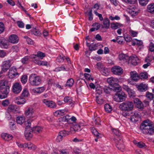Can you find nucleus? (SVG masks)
I'll list each match as a JSON object with an SVG mask.
<instances>
[{
    "instance_id": "864d4df0",
    "label": "nucleus",
    "mask_w": 154,
    "mask_h": 154,
    "mask_svg": "<svg viewBox=\"0 0 154 154\" xmlns=\"http://www.w3.org/2000/svg\"><path fill=\"white\" fill-rule=\"evenodd\" d=\"M127 92L128 93L130 97H133L135 96V92L131 88L129 91H127Z\"/></svg>"
},
{
    "instance_id": "bb28decb",
    "label": "nucleus",
    "mask_w": 154,
    "mask_h": 154,
    "mask_svg": "<svg viewBox=\"0 0 154 154\" xmlns=\"http://www.w3.org/2000/svg\"><path fill=\"white\" fill-rule=\"evenodd\" d=\"M123 25L119 23H112L110 24V27L113 29H116L123 27Z\"/></svg>"
},
{
    "instance_id": "79ce46f5",
    "label": "nucleus",
    "mask_w": 154,
    "mask_h": 154,
    "mask_svg": "<svg viewBox=\"0 0 154 154\" xmlns=\"http://www.w3.org/2000/svg\"><path fill=\"white\" fill-rule=\"evenodd\" d=\"M134 143L140 148H143L146 146L145 144L142 142H137L136 141H134Z\"/></svg>"
},
{
    "instance_id": "9d476101",
    "label": "nucleus",
    "mask_w": 154,
    "mask_h": 154,
    "mask_svg": "<svg viewBox=\"0 0 154 154\" xmlns=\"http://www.w3.org/2000/svg\"><path fill=\"white\" fill-rule=\"evenodd\" d=\"M11 65V61L9 60L3 62L1 66L2 70L3 72H6L10 68Z\"/></svg>"
},
{
    "instance_id": "c03bdc74",
    "label": "nucleus",
    "mask_w": 154,
    "mask_h": 154,
    "mask_svg": "<svg viewBox=\"0 0 154 154\" xmlns=\"http://www.w3.org/2000/svg\"><path fill=\"white\" fill-rule=\"evenodd\" d=\"M63 100L65 102L69 104L72 103V100L71 97H65L64 98Z\"/></svg>"
},
{
    "instance_id": "a18cd8bd",
    "label": "nucleus",
    "mask_w": 154,
    "mask_h": 154,
    "mask_svg": "<svg viewBox=\"0 0 154 154\" xmlns=\"http://www.w3.org/2000/svg\"><path fill=\"white\" fill-rule=\"evenodd\" d=\"M112 132L114 134L117 136L115 138H118V137H120L122 138V137H120L121 134L120 131L118 130L114 129L112 130Z\"/></svg>"
},
{
    "instance_id": "13d9d810",
    "label": "nucleus",
    "mask_w": 154,
    "mask_h": 154,
    "mask_svg": "<svg viewBox=\"0 0 154 154\" xmlns=\"http://www.w3.org/2000/svg\"><path fill=\"white\" fill-rule=\"evenodd\" d=\"M97 45L96 44L92 45L89 47V49L90 51H95L97 49Z\"/></svg>"
},
{
    "instance_id": "1a4fd4ad",
    "label": "nucleus",
    "mask_w": 154,
    "mask_h": 154,
    "mask_svg": "<svg viewBox=\"0 0 154 154\" xmlns=\"http://www.w3.org/2000/svg\"><path fill=\"white\" fill-rule=\"evenodd\" d=\"M112 72L115 75H120L123 72L122 68L119 66H115L111 68Z\"/></svg>"
},
{
    "instance_id": "c9c22d12",
    "label": "nucleus",
    "mask_w": 154,
    "mask_h": 154,
    "mask_svg": "<svg viewBox=\"0 0 154 154\" xmlns=\"http://www.w3.org/2000/svg\"><path fill=\"white\" fill-rule=\"evenodd\" d=\"M109 88L113 91L118 92H121L122 88V87L119 85V84L117 86H115L114 87H110Z\"/></svg>"
},
{
    "instance_id": "3c124183",
    "label": "nucleus",
    "mask_w": 154,
    "mask_h": 154,
    "mask_svg": "<svg viewBox=\"0 0 154 154\" xmlns=\"http://www.w3.org/2000/svg\"><path fill=\"white\" fill-rule=\"evenodd\" d=\"M29 95V93L28 90L26 89H24L22 93V96L26 97H28Z\"/></svg>"
},
{
    "instance_id": "69168bd1",
    "label": "nucleus",
    "mask_w": 154,
    "mask_h": 154,
    "mask_svg": "<svg viewBox=\"0 0 154 154\" xmlns=\"http://www.w3.org/2000/svg\"><path fill=\"white\" fill-rule=\"evenodd\" d=\"M92 132L94 135L96 136L97 137L99 136V133L94 128H92Z\"/></svg>"
},
{
    "instance_id": "7ed1b4c3",
    "label": "nucleus",
    "mask_w": 154,
    "mask_h": 154,
    "mask_svg": "<svg viewBox=\"0 0 154 154\" xmlns=\"http://www.w3.org/2000/svg\"><path fill=\"white\" fill-rule=\"evenodd\" d=\"M41 81L40 77L35 74H32L29 77V83L32 86H37L39 85L41 83Z\"/></svg>"
},
{
    "instance_id": "473e14b6",
    "label": "nucleus",
    "mask_w": 154,
    "mask_h": 154,
    "mask_svg": "<svg viewBox=\"0 0 154 154\" xmlns=\"http://www.w3.org/2000/svg\"><path fill=\"white\" fill-rule=\"evenodd\" d=\"M32 131L35 133H39L41 132L43 130V128L40 126H36L32 128Z\"/></svg>"
},
{
    "instance_id": "37998d69",
    "label": "nucleus",
    "mask_w": 154,
    "mask_h": 154,
    "mask_svg": "<svg viewBox=\"0 0 154 154\" xmlns=\"http://www.w3.org/2000/svg\"><path fill=\"white\" fill-rule=\"evenodd\" d=\"M25 118L21 116H18L17 118L16 121L17 123L20 125L22 124L25 122Z\"/></svg>"
},
{
    "instance_id": "bf43d9fd",
    "label": "nucleus",
    "mask_w": 154,
    "mask_h": 154,
    "mask_svg": "<svg viewBox=\"0 0 154 154\" xmlns=\"http://www.w3.org/2000/svg\"><path fill=\"white\" fill-rule=\"evenodd\" d=\"M5 30L4 25L3 23L0 22V34L3 32Z\"/></svg>"
},
{
    "instance_id": "4468645a",
    "label": "nucleus",
    "mask_w": 154,
    "mask_h": 154,
    "mask_svg": "<svg viewBox=\"0 0 154 154\" xmlns=\"http://www.w3.org/2000/svg\"><path fill=\"white\" fill-rule=\"evenodd\" d=\"M22 89L21 85L18 83H16L14 85L13 91L15 94H18L20 92Z\"/></svg>"
},
{
    "instance_id": "e433bc0d",
    "label": "nucleus",
    "mask_w": 154,
    "mask_h": 154,
    "mask_svg": "<svg viewBox=\"0 0 154 154\" xmlns=\"http://www.w3.org/2000/svg\"><path fill=\"white\" fill-rule=\"evenodd\" d=\"M26 148L28 147L31 150H35L36 148V146L35 145L30 142L26 143Z\"/></svg>"
},
{
    "instance_id": "c756f323",
    "label": "nucleus",
    "mask_w": 154,
    "mask_h": 154,
    "mask_svg": "<svg viewBox=\"0 0 154 154\" xmlns=\"http://www.w3.org/2000/svg\"><path fill=\"white\" fill-rule=\"evenodd\" d=\"M147 11L149 12L154 14V3H152L149 5L147 8Z\"/></svg>"
},
{
    "instance_id": "4c0bfd02",
    "label": "nucleus",
    "mask_w": 154,
    "mask_h": 154,
    "mask_svg": "<svg viewBox=\"0 0 154 154\" xmlns=\"http://www.w3.org/2000/svg\"><path fill=\"white\" fill-rule=\"evenodd\" d=\"M74 82V81L73 79L70 78L67 80L66 83L65 85V86L71 87L73 85Z\"/></svg>"
},
{
    "instance_id": "052dcab7",
    "label": "nucleus",
    "mask_w": 154,
    "mask_h": 154,
    "mask_svg": "<svg viewBox=\"0 0 154 154\" xmlns=\"http://www.w3.org/2000/svg\"><path fill=\"white\" fill-rule=\"evenodd\" d=\"M92 26L93 27L95 28L96 30H98L100 27V24L97 23H94Z\"/></svg>"
},
{
    "instance_id": "20e7f679",
    "label": "nucleus",
    "mask_w": 154,
    "mask_h": 154,
    "mask_svg": "<svg viewBox=\"0 0 154 154\" xmlns=\"http://www.w3.org/2000/svg\"><path fill=\"white\" fill-rule=\"evenodd\" d=\"M133 103L129 101H127L121 103L119 106V108L122 110L128 112L131 110L133 108Z\"/></svg>"
},
{
    "instance_id": "412c9836",
    "label": "nucleus",
    "mask_w": 154,
    "mask_h": 154,
    "mask_svg": "<svg viewBox=\"0 0 154 154\" xmlns=\"http://www.w3.org/2000/svg\"><path fill=\"white\" fill-rule=\"evenodd\" d=\"M129 60L132 64L134 65H136L139 61L138 57L136 55H134L129 57Z\"/></svg>"
},
{
    "instance_id": "b1692460",
    "label": "nucleus",
    "mask_w": 154,
    "mask_h": 154,
    "mask_svg": "<svg viewBox=\"0 0 154 154\" xmlns=\"http://www.w3.org/2000/svg\"><path fill=\"white\" fill-rule=\"evenodd\" d=\"M134 103L136 104L137 107L140 110H142L144 107L142 103L138 98H135L134 100Z\"/></svg>"
},
{
    "instance_id": "39448f33",
    "label": "nucleus",
    "mask_w": 154,
    "mask_h": 154,
    "mask_svg": "<svg viewBox=\"0 0 154 154\" xmlns=\"http://www.w3.org/2000/svg\"><path fill=\"white\" fill-rule=\"evenodd\" d=\"M126 97L127 95L124 92H118L113 96V99L115 101L120 102L125 100Z\"/></svg>"
},
{
    "instance_id": "cd10ccee",
    "label": "nucleus",
    "mask_w": 154,
    "mask_h": 154,
    "mask_svg": "<svg viewBox=\"0 0 154 154\" xmlns=\"http://www.w3.org/2000/svg\"><path fill=\"white\" fill-rule=\"evenodd\" d=\"M130 9L131 10V13L132 15L135 16L138 14L139 9L136 6L132 5Z\"/></svg>"
},
{
    "instance_id": "0e129e2a",
    "label": "nucleus",
    "mask_w": 154,
    "mask_h": 154,
    "mask_svg": "<svg viewBox=\"0 0 154 154\" xmlns=\"http://www.w3.org/2000/svg\"><path fill=\"white\" fill-rule=\"evenodd\" d=\"M112 110V107L109 104H106V112L109 113Z\"/></svg>"
},
{
    "instance_id": "2f4dec72",
    "label": "nucleus",
    "mask_w": 154,
    "mask_h": 154,
    "mask_svg": "<svg viewBox=\"0 0 154 154\" xmlns=\"http://www.w3.org/2000/svg\"><path fill=\"white\" fill-rule=\"evenodd\" d=\"M35 63L39 65H42L47 66L49 65L48 63L46 61L39 60L37 59L33 60Z\"/></svg>"
},
{
    "instance_id": "a19ab883",
    "label": "nucleus",
    "mask_w": 154,
    "mask_h": 154,
    "mask_svg": "<svg viewBox=\"0 0 154 154\" xmlns=\"http://www.w3.org/2000/svg\"><path fill=\"white\" fill-rule=\"evenodd\" d=\"M26 100L24 98H20V99H16L15 100V103L18 105L23 104L25 103Z\"/></svg>"
},
{
    "instance_id": "a878e982",
    "label": "nucleus",
    "mask_w": 154,
    "mask_h": 154,
    "mask_svg": "<svg viewBox=\"0 0 154 154\" xmlns=\"http://www.w3.org/2000/svg\"><path fill=\"white\" fill-rule=\"evenodd\" d=\"M81 130V128L80 125L75 123L73 124L72 126L70 128V131L72 133L73 132V131H80Z\"/></svg>"
},
{
    "instance_id": "680f3d73",
    "label": "nucleus",
    "mask_w": 154,
    "mask_h": 154,
    "mask_svg": "<svg viewBox=\"0 0 154 154\" xmlns=\"http://www.w3.org/2000/svg\"><path fill=\"white\" fill-rule=\"evenodd\" d=\"M149 49L151 51L153 52L154 51V44L152 42H150L149 44Z\"/></svg>"
},
{
    "instance_id": "ddd939ff",
    "label": "nucleus",
    "mask_w": 154,
    "mask_h": 154,
    "mask_svg": "<svg viewBox=\"0 0 154 154\" xmlns=\"http://www.w3.org/2000/svg\"><path fill=\"white\" fill-rule=\"evenodd\" d=\"M19 41V38L16 35L12 34L9 36L8 41L11 43L16 44Z\"/></svg>"
},
{
    "instance_id": "4be33fe9",
    "label": "nucleus",
    "mask_w": 154,
    "mask_h": 154,
    "mask_svg": "<svg viewBox=\"0 0 154 154\" xmlns=\"http://www.w3.org/2000/svg\"><path fill=\"white\" fill-rule=\"evenodd\" d=\"M119 60L124 63L128 61L129 57L127 55L124 54H121L119 56Z\"/></svg>"
},
{
    "instance_id": "423d86ee",
    "label": "nucleus",
    "mask_w": 154,
    "mask_h": 154,
    "mask_svg": "<svg viewBox=\"0 0 154 154\" xmlns=\"http://www.w3.org/2000/svg\"><path fill=\"white\" fill-rule=\"evenodd\" d=\"M115 141L116 143V146L118 149L122 152H123L125 149V146L123 144V140L120 137L115 138Z\"/></svg>"
},
{
    "instance_id": "338daca9",
    "label": "nucleus",
    "mask_w": 154,
    "mask_h": 154,
    "mask_svg": "<svg viewBox=\"0 0 154 154\" xmlns=\"http://www.w3.org/2000/svg\"><path fill=\"white\" fill-rule=\"evenodd\" d=\"M109 18L111 20H119L120 19V17L118 16H116L114 17H112V16H110Z\"/></svg>"
},
{
    "instance_id": "f03ea898",
    "label": "nucleus",
    "mask_w": 154,
    "mask_h": 154,
    "mask_svg": "<svg viewBox=\"0 0 154 154\" xmlns=\"http://www.w3.org/2000/svg\"><path fill=\"white\" fill-rule=\"evenodd\" d=\"M9 87L8 81L3 79L0 81V99L6 98L9 91Z\"/></svg>"
},
{
    "instance_id": "58836bf2",
    "label": "nucleus",
    "mask_w": 154,
    "mask_h": 154,
    "mask_svg": "<svg viewBox=\"0 0 154 154\" xmlns=\"http://www.w3.org/2000/svg\"><path fill=\"white\" fill-rule=\"evenodd\" d=\"M65 112L64 110H58L54 113V114L56 116H62L64 115Z\"/></svg>"
},
{
    "instance_id": "e2e57ef3",
    "label": "nucleus",
    "mask_w": 154,
    "mask_h": 154,
    "mask_svg": "<svg viewBox=\"0 0 154 154\" xmlns=\"http://www.w3.org/2000/svg\"><path fill=\"white\" fill-rule=\"evenodd\" d=\"M16 143L17 145L20 147L23 148H26V143L21 144L19 142H17Z\"/></svg>"
},
{
    "instance_id": "aec40b11",
    "label": "nucleus",
    "mask_w": 154,
    "mask_h": 154,
    "mask_svg": "<svg viewBox=\"0 0 154 154\" xmlns=\"http://www.w3.org/2000/svg\"><path fill=\"white\" fill-rule=\"evenodd\" d=\"M140 119V114L138 112H136L131 116L130 120L132 122H135L139 121Z\"/></svg>"
},
{
    "instance_id": "6e6552de",
    "label": "nucleus",
    "mask_w": 154,
    "mask_h": 154,
    "mask_svg": "<svg viewBox=\"0 0 154 154\" xmlns=\"http://www.w3.org/2000/svg\"><path fill=\"white\" fill-rule=\"evenodd\" d=\"M106 81L109 85V88L110 87L118 85L119 81L118 79L111 77L107 78Z\"/></svg>"
},
{
    "instance_id": "f8f14e48",
    "label": "nucleus",
    "mask_w": 154,
    "mask_h": 154,
    "mask_svg": "<svg viewBox=\"0 0 154 154\" xmlns=\"http://www.w3.org/2000/svg\"><path fill=\"white\" fill-rule=\"evenodd\" d=\"M42 102L47 106L51 108H54L57 106L56 103L52 101L48 100L47 99H44L42 100Z\"/></svg>"
},
{
    "instance_id": "f704fd0d",
    "label": "nucleus",
    "mask_w": 154,
    "mask_h": 154,
    "mask_svg": "<svg viewBox=\"0 0 154 154\" xmlns=\"http://www.w3.org/2000/svg\"><path fill=\"white\" fill-rule=\"evenodd\" d=\"M45 90L43 87H38V88L33 89V91L35 93H41L43 92Z\"/></svg>"
},
{
    "instance_id": "a211bd4d",
    "label": "nucleus",
    "mask_w": 154,
    "mask_h": 154,
    "mask_svg": "<svg viewBox=\"0 0 154 154\" xmlns=\"http://www.w3.org/2000/svg\"><path fill=\"white\" fill-rule=\"evenodd\" d=\"M68 134L67 132L66 131L63 130L60 131L58 134L56 138V141L57 142H60L62 140V138L63 137H65Z\"/></svg>"
},
{
    "instance_id": "ea45409f",
    "label": "nucleus",
    "mask_w": 154,
    "mask_h": 154,
    "mask_svg": "<svg viewBox=\"0 0 154 154\" xmlns=\"http://www.w3.org/2000/svg\"><path fill=\"white\" fill-rule=\"evenodd\" d=\"M139 76L140 79H146L148 78V74L146 72H142L140 73Z\"/></svg>"
},
{
    "instance_id": "393cba45",
    "label": "nucleus",
    "mask_w": 154,
    "mask_h": 154,
    "mask_svg": "<svg viewBox=\"0 0 154 154\" xmlns=\"http://www.w3.org/2000/svg\"><path fill=\"white\" fill-rule=\"evenodd\" d=\"M8 110L9 112L15 113L19 111V109L16 105H11L8 106Z\"/></svg>"
},
{
    "instance_id": "7c9ffc66",
    "label": "nucleus",
    "mask_w": 154,
    "mask_h": 154,
    "mask_svg": "<svg viewBox=\"0 0 154 154\" xmlns=\"http://www.w3.org/2000/svg\"><path fill=\"white\" fill-rule=\"evenodd\" d=\"M97 65L98 66V68L101 69V72L102 74L105 75H106V71L103 65L100 62H98L97 63Z\"/></svg>"
},
{
    "instance_id": "9b49d317",
    "label": "nucleus",
    "mask_w": 154,
    "mask_h": 154,
    "mask_svg": "<svg viewBox=\"0 0 154 154\" xmlns=\"http://www.w3.org/2000/svg\"><path fill=\"white\" fill-rule=\"evenodd\" d=\"M34 110L32 107H28L25 111V114L28 118H32L34 116Z\"/></svg>"
},
{
    "instance_id": "4d7b16f0",
    "label": "nucleus",
    "mask_w": 154,
    "mask_h": 154,
    "mask_svg": "<svg viewBox=\"0 0 154 154\" xmlns=\"http://www.w3.org/2000/svg\"><path fill=\"white\" fill-rule=\"evenodd\" d=\"M6 55V53L5 51L0 50V57L1 58H3Z\"/></svg>"
},
{
    "instance_id": "c85d7f7f",
    "label": "nucleus",
    "mask_w": 154,
    "mask_h": 154,
    "mask_svg": "<svg viewBox=\"0 0 154 154\" xmlns=\"http://www.w3.org/2000/svg\"><path fill=\"white\" fill-rule=\"evenodd\" d=\"M1 136L3 139L7 141L11 140L13 138L11 135L7 133H3Z\"/></svg>"
},
{
    "instance_id": "f3484780",
    "label": "nucleus",
    "mask_w": 154,
    "mask_h": 154,
    "mask_svg": "<svg viewBox=\"0 0 154 154\" xmlns=\"http://www.w3.org/2000/svg\"><path fill=\"white\" fill-rule=\"evenodd\" d=\"M18 75L16 68L14 67H12L9 70L8 75L10 78H14L16 75Z\"/></svg>"
},
{
    "instance_id": "0eeeda50",
    "label": "nucleus",
    "mask_w": 154,
    "mask_h": 154,
    "mask_svg": "<svg viewBox=\"0 0 154 154\" xmlns=\"http://www.w3.org/2000/svg\"><path fill=\"white\" fill-rule=\"evenodd\" d=\"M28 125L26 128L25 131V136L26 139L27 140H29L32 137V129H31L30 127V123L27 122Z\"/></svg>"
},
{
    "instance_id": "de8ad7c7",
    "label": "nucleus",
    "mask_w": 154,
    "mask_h": 154,
    "mask_svg": "<svg viewBox=\"0 0 154 154\" xmlns=\"http://www.w3.org/2000/svg\"><path fill=\"white\" fill-rule=\"evenodd\" d=\"M154 95L152 93H150L148 91H147L146 92V96L150 100H152L154 98Z\"/></svg>"
},
{
    "instance_id": "5701e85b",
    "label": "nucleus",
    "mask_w": 154,
    "mask_h": 154,
    "mask_svg": "<svg viewBox=\"0 0 154 154\" xmlns=\"http://www.w3.org/2000/svg\"><path fill=\"white\" fill-rule=\"evenodd\" d=\"M130 75L131 79L134 81L137 82L140 79L139 75L136 71H131Z\"/></svg>"
},
{
    "instance_id": "49530a36",
    "label": "nucleus",
    "mask_w": 154,
    "mask_h": 154,
    "mask_svg": "<svg viewBox=\"0 0 154 154\" xmlns=\"http://www.w3.org/2000/svg\"><path fill=\"white\" fill-rule=\"evenodd\" d=\"M15 121L14 120H12L9 123V126L10 128L12 130H14L15 129L16 125H15Z\"/></svg>"
},
{
    "instance_id": "dca6fc26",
    "label": "nucleus",
    "mask_w": 154,
    "mask_h": 154,
    "mask_svg": "<svg viewBox=\"0 0 154 154\" xmlns=\"http://www.w3.org/2000/svg\"><path fill=\"white\" fill-rule=\"evenodd\" d=\"M138 90L140 92H144L148 89V86L143 83H142L138 85H136Z\"/></svg>"
},
{
    "instance_id": "09e8293b",
    "label": "nucleus",
    "mask_w": 154,
    "mask_h": 154,
    "mask_svg": "<svg viewBox=\"0 0 154 154\" xmlns=\"http://www.w3.org/2000/svg\"><path fill=\"white\" fill-rule=\"evenodd\" d=\"M149 0H138L140 4L142 6H146L148 3Z\"/></svg>"
},
{
    "instance_id": "774afa93",
    "label": "nucleus",
    "mask_w": 154,
    "mask_h": 154,
    "mask_svg": "<svg viewBox=\"0 0 154 154\" xmlns=\"http://www.w3.org/2000/svg\"><path fill=\"white\" fill-rule=\"evenodd\" d=\"M17 24L18 26L20 28H23L24 27V24L22 21H18L17 22Z\"/></svg>"
},
{
    "instance_id": "8fccbe9b",
    "label": "nucleus",
    "mask_w": 154,
    "mask_h": 154,
    "mask_svg": "<svg viewBox=\"0 0 154 154\" xmlns=\"http://www.w3.org/2000/svg\"><path fill=\"white\" fill-rule=\"evenodd\" d=\"M95 125H99L100 122V119L99 118H94L92 122Z\"/></svg>"
},
{
    "instance_id": "2eb2a0df",
    "label": "nucleus",
    "mask_w": 154,
    "mask_h": 154,
    "mask_svg": "<svg viewBox=\"0 0 154 154\" xmlns=\"http://www.w3.org/2000/svg\"><path fill=\"white\" fill-rule=\"evenodd\" d=\"M9 41L3 37H0V47L2 48H7L8 46Z\"/></svg>"
},
{
    "instance_id": "f257e3e1",
    "label": "nucleus",
    "mask_w": 154,
    "mask_h": 154,
    "mask_svg": "<svg viewBox=\"0 0 154 154\" xmlns=\"http://www.w3.org/2000/svg\"><path fill=\"white\" fill-rule=\"evenodd\" d=\"M140 128L144 134L150 135L154 134L153 125L149 120L143 121L140 126Z\"/></svg>"
},
{
    "instance_id": "6ab92c4d",
    "label": "nucleus",
    "mask_w": 154,
    "mask_h": 154,
    "mask_svg": "<svg viewBox=\"0 0 154 154\" xmlns=\"http://www.w3.org/2000/svg\"><path fill=\"white\" fill-rule=\"evenodd\" d=\"M45 53L39 51L38 52L37 54L34 55L33 54L30 56L29 57L30 58L33 59V60H35V59H36V57H39L41 59H43V57H45Z\"/></svg>"
},
{
    "instance_id": "603ef678",
    "label": "nucleus",
    "mask_w": 154,
    "mask_h": 154,
    "mask_svg": "<svg viewBox=\"0 0 154 154\" xmlns=\"http://www.w3.org/2000/svg\"><path fill=\"white\" fill-rule=\"evenodd\" d=\"M27 80V76L26 75H23L21 78V81L23 84H25Z\"/></svg>"
},
{
    "instance_id": "6e6d98bb",
    "label": "nucleus",
    "mask_w": 154,
    "mask_h": 154,
    "mask_svg": "<svg viewBox=\"0 0 154 154\" xmlns=\"http://www.w3.org/2000/svg\"><path fill=\"white\" fill-rule=\"evenodd\" d=\"M24 38L26 39L27 43L29 44L32 45L33 42V41L27 36H24Z\"/></svg>"
},
{
    "instance_id": "72a5a7b5",
    "label": "nucleus",
    "mask_w": 154,
    "mask_h": 154,
    "mask_svg": "<svg viewBox=\"0 0 154 154\" xmlns=\"http://www.w3.org/2000/svg\"><path fill=\"white\" fill-rule=\"evenodd\" d=\"M31 33L36 36H40L41 33L39 30L35 28H33L31 30Z\"/></svg>"
},
{
    "instance_id": "5fc2aeb1",
    "label": "nucleus",
    "mask_w": 154,
    "mask_h": 154,
    "mask_svg": "<svg viewBox=\"0 0 154 154\" xmlns=\"http://www.w3.org/2000/svg\"><path fill=\"white\" fill-rule=\"evenodd\" d=\"M9 104V101L8 99L3 100L2 102V105L4 107L7 106Z\"/></svg>"
}]
</instances>
